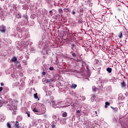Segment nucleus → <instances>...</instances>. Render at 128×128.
<instances>
[{
	"instance_id": "obj_1",
	"label": "nucleus",
	"mask_w": 128,
	"mask_h": 128,
	"mask_svg": "<svg viewBox=\"0 0 128 128\" xmlns=\"http://www.w3.org/2000/svg\"><path fill=\"white\" fill-rule=\"evenodd\" d=\"M0 32H2V34H6V26H4V25L0 26Z\"/></svg>"
},
{
	"instance_id": "obj_2",
	"label": "nucleus",
	"mask_w": 128,
	"mask_h": 128,
	"mask_svg": "<svg viewBox=\"0 0 128 128\" xmlns=\"http://www.w3.org/2000/svg\"><path fill=\"white\" fill-rule=\"evenodd\" d=\"M120 86L122 88H126V82H124V80L121 82Z\"/></svg>"
},
{
	"instance_id": "obj_3",
	"label": "nucleus",
	"mask_w": 128,
	"mask_h": 128,
	"mask_svg": "<svg viewBox=\"0 0 128 128\" xmlns=\"http://www.w3.org/2000/svg\"><path fill=\"white\" fill-rule=\"evenodd\" d=\"M33 112H36V114H42V112H40L36 108H34L33 109Z\"/></svg>"
},
{
	"instance_id": "obj_4",
	"label": "nucleus",
	"mask_w": 128,
	"mask_h": 128,
	"mask_svg": "<svg viewBox=\"0 0 128 128\" xmlns=\"http://www.w3.org/2000/svg\"><path fill=\"white\" fill-rule=\"evenodd\" d=\"M111 108H112V110H113L114 112H118V107H112V106H110Z\"/></svg>"
},
{
	"instance_id": "obj_5",
	"label": "nucleus",
	"mask_w": 128,
	"mask_h": 128,
	"mask_svg": "<svg viewBox=\"0 0 128 128\" xmlns=\"http://www.w3.org/2000/svg\"><path fill=\"white\" fill-rule=\"evenodd\" d=\"M18 60V58L16 57L15 56H13L11 60V62H16Z\"/></svg>"
},
{
	"instance_id": "obj_6",
	"label": "nucleus",
	"mask_w": 128,
	"mask_h": 128,
	"mask_svg": "<svg viewBox=\"0 0 128 128\" xmlns=\"http://www.w3.org/2000/svg\"><path fill=\"white\" fill-rule=\"evenodd\" d=\"M40 112H42V113H40L39 114H44L46 112H44V108H42V107H40Z\"/></svg>"
},
{
	"instance_id": "obj_7",
	"label": "nucleus",
	"mask_w": 128,
	"mask_h": 128,
	"mask_svg": "<svg viewBox=\"0 0 128 128\" xmlns=\"http://www.w3.org/2000/svg\"><path fill=\"white\" fill-rule=\"evenodd\" d=\"M46 83L47 84H52V82H54V80H52V79H47L46 80Z\"/></svg>"
},
{
	"instance_id": "obj_8",
	"label": "nucleus",
	"mask_w": 128,
	"mask_h": 128,
	"mask_svg": "<svg viewBox=\"0 0 128 128\" xmlns=\"http://www.w3.org/2000/svg\"><path fill=\"white\" fill-rule=\"evenodd\" d=\"M78 24H82V22H84V20L80 18V19H78Z\"/></svg>"
},
{
	"instance_id": "obj_9",
	"label": "nucleus",
	"mask_w": 128,
	"mask_h": 128,
	"mask_svg": "<svg viewBox=\"0 0 128 128\" xmlns=\"http://www.w3.org/2000/svg\"><path fill=\"white\" fill-rule=\"evenodd\" d=\"M15 126L16 128H20V124L18 123V122H16V123L15 124Z\"/></svg>"
},
{
	"instance_id": "obj_10",
	"label": "nucleus",
	"mask_w": 128,
	"mask_h": 128,
	"mask_svg": "<svg viewBox=\"0 0 128 128\" xmlns=\"http://www.w3.org/2000/svg\"><path fill=\"white\" fill-rule=\"evenodd\" d=\"M106 70L108 72H109V74H110V72H112V69L110 68H108Z\"/></svg>"
},
{
	"instance_id": "obj_11",
	"label": "nucleus",
	"mask_w": 128,
	"mask_h": 128,
	"mask_svg": "<svg viewBox=\"0 0 128 128\" xmlns=\"http://www.w3.org/2000/svg\"><path fill=\"white\" fill-rule=\"evenodd\" d=\"M34 98L36 100L38 99V100H40V98H38V93H36L35 94H34Z\"/></svg>"
},
{
	"instance_id": "obj_12",
	"label": "nucleus",
	"mask_w": 128,
	"mask_h": 128,
	"mask_svg": "<svg viewBox=\"0 0 128 128\" xmlns=\"http://www.w3.org/2000/svg\"><path fill=\"white\" fill-rule=\"evenodd\" d=\"M62 116L63 118H66V116H68V113H66V112H64Z\"/></svg>"
},
{
	"instance_id": "obj_13",
	"label": "nucleus",
	"mask_w": 128,
	"mask_h": 128,
	"mask_svg": "<svg viewBox=\"0 0 128 128\" xmlns=\"http://www.w3.org/2000/svg\"><path fill=\"white\" fill-rule=\"evenodd\" d=\"M76 86H77L76 84H72L71 88H72L74 89V88H76Z\"/></svg>"
},
{
	"instance_id": "obj_14",
	"label": "nucleus",
	"mask_w": 128,
	"mask_h": 128,
	"mask_svg": "<svg viewBox=\"0 0 128 128\" xmlns=\"http://www.w3.org/2000/svg\"><path fill=\"white\" fill-rule=\"evenodd\" d=\"M118 38H122V32H119Z\"/></svg>"
},
{
	"instance_id": "obj_15",
	"label": "nucleus",
	"mask_w": 128,
	"mask_h": 128,
	"mask_svg": "<svg viewBox=\"0 0 128 128\" xmlns=\"http://www.w3.org/2000/svg\"><path fill=\"white\" fill-rule=\"evenodd\" d=\"M58 12L59 14H62L64 12V10L62 8L58 9Z\"/></svg>"
},
{
	"instance_id": "obj_16",
	"label": "nucleus",
	"mask_w": 128,
	"mask_h": 128,
	"mask_svg": "<svg viewBox=\"0 0 128 128\" xmlns=\"http://www.w3.org/2000/svg\"><path fill=\"white\" fill-rule=\"evenodd\" d=\"M26 114L28 115V118H30V112L27 111L26 112Z\"/></svg>"
},
{
	"instance_id": "obj_17",
	"label": "nucleus",
	"mask_w": 128,
	"mask_h": 128,
	"mask_svg": "<svg viewBox=\"0 0 128 128\" xmlns=\"http://www.w3.org/2000/svg\"><path fill=\"white\" fill-rule=\"evenodd\" d=\"M82 66H86V68H88V66H86V62H82Z\"/></svg>"
},
{
	"instance_id": "obj_18",
	"label": "nucleus",
	"mask_w": 128,
	"mask_h": 128,
	"mask_svg": "<svg viewBox=\"0 0 128 128\" xmlns=\"http://www.w3.org/2000/svg\"><path fill=\"white\" fill-rule=\"evenodd\" d=\"M96 86H92V90L93 92H96Z\"/></svg>"
},
{
	"instance_id": "obj_19",
	"label": "nucleus",
	"mask_w": 128,
	"mask_h": 128,
	"mask_svg": "<svg viewBox=\"0 0 128 128\" xmlns=\"http://www.w3.org/2000/svg\"><path fill=\"white\" fill-rule=\"evenodd\" d=\"M74 48H76V45H74V44H72V45H71L72 50H74Z\"/></svg>"
},
{
	"instance_id": "obj_20",
	"label": "nucleus",
	"mask_w": 128,
	"mask_h": 128,
	"mask_svg": "<svg viewBox=\"0 0 128 128\" xmlns=\"http://www.w3.org/2000/svg\"><path fill=\"white\" fill-rule=\"evenodd\" d=\"M64 11L65 12H70V9L68 8H64Z\"/></svg>"
},
{
	"instance_id": "obj_21",
	"label": "nucleus",
	"mask_w": 128,
	"mask_h": 128,
	"mask_svg": "<svg viewBox=\"0 0 128 128\" xmlns=\"http://www.w3.org/2000/svg\"><path fill=\"white\" fill-rule=\"evenodd\" d=\"M41 106H38L37 108H36V110H38V112H40V110Z\"/></svg>"
},
{
	"instance_id": "obj_22",
	"label": "nucleus",
	"mask_w": 128,
	"mask_h": 128,
	"mask_svg": "<svg viewBox=\"0 0 128 128\" xmlns=\"http://www.w3.org/2000/svg\"><path fill=\"white\" fill-rule=\"evenodd\" d=\"M51 126L52 128H56V124H52Z\"/></svg>"
},
{
	"instance_id": "obj_23",
	"label": "nucleus",
	"mask_w": 128,
	"mask_h": 128,
	"mask_svg": "<svg viewBox=\"0 0 128 128\" xmlns=\"http://www.w3.org/2000/svg\"><path fill=\"white\" fill-rule=\"evenodd\" d=\"M7 126L8 128H12V126H10V123H7Z\"/></svg>"
},
{
	"instance_id": "obj_24",
	"label": "nucleus",
	"mask_w": 128,
	"mask_h": 128,
	"mask_svg": "<svg viewBox=\"0 0 128 128\" xmlns=\"http://www.w3.org/2000/svg\"><path fill=\"white\" fill-rule=\"evenodd\" d=\"M20 0L21 4H24V2H26V0Z\"/></svg>"
},
{
	"instance_id": "obj_25",
	"label": "nucleus",
	"mask_w": 128,
	"mask_h": 128,
	"mask_svg": "<svg viewBox=\"0 0 128 128\" xmlns=\"http://www.w3.org/2000/svg\"><path fill=\"white\" fill-rule=\"evenodd\" d=\"M72 56H73L74 58H76V53H72Z\"/></svg>"
},
{
	"instance_id": "obj_26",
	"label": "nucleus",
	"mask_w": 128,
	"mask_h": 128,
	"mask_svg": "<svg viewBox=\"0 0 128 128\" xmlns=\"http://www.w3.org/2000/svg\"><path fill=\"white\" fill-rule=\"evenodd\" d=\"M72 14H76V10H73L72 11Z\"/></svg>"
},
{
	"instance_id": "obj_27",
	"label": "nucleus",
	"mask_w": 128,
	"mask_h": 128,
	"mask_svg": "<svg viewBox=\"0 0 128 128\" xmlns=\"http://www.w3.org/2000/svg\"><path fill=\"white\" fill-rule=\"evenodd\" d=\"M49 70H54V68L52 66H50V68H49Z\"/></svg>"
},
{
	"instance_id": "obj_28",
	"label": "nucleus",
	"mask_w": 128,
	"mask_h": 128,
	"mask_svg": "<svg viewBox=\"0 0 128 128\" xmlns=\"http://www.w3.org/2000/svg\"><path fill=\"white\" fill-rule=\"evenodd\" d=\"M49 13L50 14L51 16H52L53 12H52V10H50V12H49Z\"/></svg>"
},
{
	"instance_id": "obj_29",
	"label": "nucleus",
	"mask_w": 128,
	"mask_h": 128,
	"mask_svg": "<svg viewBox=\"0 0 128 128\" xmlns=\"http://www.w3.org/2000/svg\"><path fill=\"white\" fill-rule=\"evenodd\" d=\"M105 104H106V106H110V102H106Z\"/></svg>"
},
{
	"instance_id": "obj_30",
	"label": "nucleus",
	"mask_w": 128,
	"mask_h": 128,
	"mask_svg": "<svg viewBox=\"0 0 128 128\" xmlns=\"http://www.w3.org/2000/svg\"><path fill=\"white\" fill-rule=\"evenodd\" d=\"M46 72H42V76H46Z\"/></svg>"
},
{
	"instance_id": "obj_31",
	"label": "nucleus",
	"mask_w": 128,
	"mask_h": 128,
	"mask_svg": "<svg viewBox=\"0 0 128 128\" xmlns=\"http://www.w3.org/2000/svg\"><path fill=\"white\" fill-rule=\"evenodd\" d=\"M2 90H4V88L2 87H0V92H2Z\"/></svg>"
},
{
	"instance_id": "obj_32",
	"label": "nucleus",
	"mask_w": 128,
	"mask_h": 128,
	"mask_svg": "<svg viewBox=\"0 0 128 128\" xmlns=\"http://www.w3.org/2000/svg\"><path fill=\"white\" fill-rule=\"evenodd\" d=\"M76 112H77L78 114H80V110H78L76 111Z\"/></svg>"
},
{
	"instance_id": "obj_33",
	"label": "nucleus",
	"mask_w": 128,
	"mask_h": 128,
	"mask_svg": "<svg viewBox=\"0 0 128 128\" xmlns=\"http://www.w3.org/2000/svg\"><path fill=\"white\" fill-rule=\"evenodd\" d=\"M0 84H1L2 86H4V84L2 82H1Z\"/></svg>"
},
{
	"instance_id": "obj_34",
	"label": "nucleus",
	"mask_w": 128,
	"mask_h": 128,
	"mask_svg": "<svg viewBox=\"0 0 128 128\" xmlns=\"http://www.w3.org/2000/svg\"><path fill=\"white\" fill-rule=\"evenodd\" d=\"M92 98H96V96L93 95V96H92Z\"/></svg>"
},
{
	"instance_id": "obj_35",
	"label": "nucleus",
	"mask_w": 128,
	"mask_h": 128,
	"mask_svg": "<svg viewBox=\"0 0 128 128\" xmlns=\"http://www.w3.org/2000/svg\"><path fill=\"white\" fill-rule=\"evenodd\" d=\"M104 108H108V106L106 104H105Z\"/></svg>"
},
{
	"instance_id": "obj_36",
	"label": "nucleus",
	"mask_w": 128,
	"mask_h": 128,
	"mask_svg": "<svg viewBox=\"0 0 128 128\" xmlns=\"http://www.w3.org/2000/svg\"><path fill=\"white\" fill-rule=\"evenodd\" d=\"M18 66H19V68H20V69L22 68L21 66H20V65H19Z\"/></svg>"
},
{
	"instance_id": "obj_37",
	"label": "nucleus",
	"mask_w": 128,
	"mask_h": 128,
	"mask_svg": "<svg viewBox=\"0 0 128 128\" xmlns=\"http://www.w3.org/2000/svg\"><path fill=\"white\" fill-rule=\"evenodd\" d=\"M95 114H98V112L95 111Z\"/></svg>"
},
{
	"instance_id": "obj_38",
	"label": "nucleus",
	"mask_w": 128,
	"mask_h": 128,
	"mask_svg": "<svg viewBox=\"0 0 128 128\" xmlns=\"http://www.w3.org/2000/svg\"><path fill=\"white\" fill-rule=\"evenodd\" d=\"M63 120H66V119L64 118V119H63Z\"/></svg>"
},
{
	"instance_id": "obj_39",
	"label": "nucleus",
	"mask_w": 128,
	"mask_h": 128,
	"mask_svg": "<svg viewBox=\"0 0 128 128\" xmlns=\"http://www.w3.org/2000/svg\"><path fill=\"white\" fill-rule=\"evenodd\" d=\"M82 10H80V12H82Z\"/></svg>"
},
{
	"instance_id": "obj_40",
	"label": "nucleus",
	"mask_w": 128,
	"mask_h": 128,
	"mask_svg": "<svg viewBox=\"0 0 128 128\" xmlns=\"http://www.w3.org/2000/svg\"><path fill=\"white\" fill-rule=\"evenodd\" d=\"M21 17H18V18H20Z\"/></svg>"
},
{
	"instance_id": "obj_41",
	"label": "nucleus",
	"mask_w": 128,
	"mask_h": 128,
	"mask_svg": "<svg viewBox=\"0 0 128 128\" xmlns=\"http://www.w3.org/2000/svg\"><path fill=\"white\" fill-rule=\"evenodd\" d=\"M102 16H104V15H102Z\"/></svg>"
},
{
	"instance_id": "obj_42",
	"label": "nucleus",
	"mask_w": 128,
	"mask_h": 128,
	"mask_svg": "<svg viewBox=\"0 0 128 128\" xmlns=\"http://www.w3.org/2000/svg\"><path fill=\"white\" fill-rule=\"evenodd\" d=\"M94 18H96L94 17Z\"/></svg>"
},
{
	"instance_id": "obj_43",
	"label": "nucleus",
	"mask_w": 128,
	"mask_h": 128,
	"mask_svg": "<svg viewBox=\"0 0 128 128\" xmlns=\"http://www.w3.org/2000/svg\"><path fill=\"white\" fill-rule=\"evenodd\" d=\"M46 80V79H43V80Z\"/></svg>"
},
{
	"instance_id": "obj_44",
	"label": "nucleus",
	"mask_w": 128,
	"mask_h": 128,
	"mask_svg": "<svg viewBox=\"0 0 128 128\" xmlns=\"http://www.w3.org/2000/svg\"><path fill=\"white\" fill-rule=\"evenodd\" d=\"M26 18V17H25Z\"/></svg>"
}]
</instances>
